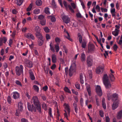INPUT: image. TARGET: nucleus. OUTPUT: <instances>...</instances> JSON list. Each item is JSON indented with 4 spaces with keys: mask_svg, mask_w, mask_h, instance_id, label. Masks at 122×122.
<instances>
[{
    "mask_svg": "<svg viewBox=\"0 0 122 122\" xmlns=\"http://www.w3.org/2000/svg\"><path fill=\"white\" fill-rule=\"evenodd\" d=\"M92 59L90 55L88 56L87 57V62L88 66H91L92 64Z\"/></svg>",
    "mask_w": 122,
    "mask_h": 122,
    "instance_id": "obj_7",
    "label": "nucleus"
},
{
    "mask_svg": "<svg viewBox=\"0 0 122 122\" xmlns=\"http://www.w3.org/2000/svg\"><path fill=\"white\" fill-rule=\"evenodd\" d=\"M46 38L47 41L51 39V36L50 35L48 34H46Z\"/></svg>",
    "mask_w": 122,
    "mask_h": 122,
    "instance_id": "obj_53",
    "label": "nucleus"
},
{
    "mask_svg": "<svg viewBox=\"0 0 122 122\" xmlns=\"http://www.w3.org/2000/svg\"><path fill=\"white\" fill-rule=\"evenodd\" d=\"M2 41H3V42L5 44L7 41V38L5 37H4L3 38H2Z\"/></svg>",
    "mask_w": 122,
    "mask_h": 122,
    "instance_id": "obj_59",
    "label": "nucleus"
},
{
    "mask_svg": "<svg viewBox=\"0 0 122 122\" xmlns=\"http://www.w3.org/2000/svg\"><path fill=\"white\" fill-rule=\"evenodd\" d=\"M99 113L101 117H103L104 116V113L103 111L101 110H100L99 111Z\"/></svg>",
    "mask_w": 122,
    "mask_h": 122,
    "instance_id": "obj_58",
    "label": "nucleus"
},
{
    "mask_svg": "<svg viewBox=\"0 0 122 122\" xmlns=\"http://www.w3.org/2000/svg\"><path fill=\"white\" fill-rule=\"evenodd\" d=\"M81 60L82 62L85 61L86 60V55L83 52L81 54Z\"/></svg>",
    "mask_w": 122,
    "mask_h": 122,
    "instance_id": "obj_17",
    "label": "nucleus"
},
{
    "mask_svg": "<svg viewBox=\"0 0 122 122\" xmlns=\"http://www.w3.org/2000/svg\"><path fill=\"white\" fill-rule=\"evenodd\" d=\"M64 91L66 92L70 93H71V92L69 90V88L67 87H65L64 88Z\"/></svg>",
    "mask_w": 122,
    "mask_h": 122,
    "instance_id": "obj_50",
    "label": "nucleus"
},
{
    "mask_svg": "<svg viewBox=\"0 0 122 122\" xmlns=\"http://www.w3.org/2000/svg\"><path fill=\"white\" fill-rule=\"evenodd\" d=\"M19 110L21 112L23 109V104L21 102H19L18 104Z\"/></svg>",
    "mask_w": 122,
    "mask_h": 122,
    "instance_id": "obj_19",
    "label": "nucleus"
},
{
    "mask_svg": "<svg viewBox=\"0 0 122 122\" xmlns=\"http://www.w3.org/2000/svg\"><path fill=\"white\" fill-rule=\"evenodd\" d=\"M15 83L18 85H19L20 86H22V85L20 82L18 80H16L15 81Z\"/></svg>",
    "mask_w": 122,
    "mask_h": 122,
    "instance_id": "obj_54",
    "label": "nucleus"
},
{
    "mask_svg": "<svg viewBox=\"0 0 122 122\" xmlns=\"http://www.w3.org/2000/svg\"><path fill=\"white\" fill-rule=\"evenodd\" d=\"M86 87L88 95L90 96L91 95V92L90 86L88 84H86Z\"/></svg>",
    "mask_w": 122,
    "mask_h": 122,
    "instance_id": "obj_25",
    "label": "nucleus"
},
{
    "mask_svg": "<svg viewBox=\"0 0 122 122\" xmlns=\"http://www.w3.org/2000/svg\"><path fill=\"white\" fill-rule=\"evenodd\" d=\"M75 70L71 68V67H70V68L69 70V76H71L72 75L73 73V71H75Z\"/></svg>",
    "mask_w": 122,
    "mask_h": 122,
    "instance_id": "obj_29",
    "label": "nucleus"
},
{
    "mask_svg": "<svg viewBox=\"0 0 122 122\" xmlns=\"http://www.w3.org/2000/svg\"><path fill=\"white\" fill-rule=\"evenodd\" d=\"M32 101L36 109L40 113H41L42 112L41 104L37 97L35 96L33 97Z\"/></svg>",
    "mask_w": 122,
    "mask_h": 122,
    "instance_id": "obj_1",
    "label": "nucleus"
},
{
    "mask_svg": "<svg viewBox=\"0 0 122 122\" xmlns=\"http://www.w3.org/2000/svg\"><path fill=\"white\" fill-rule=\"evenodd\" d=\"M62 19L64 22L66 24L69 23L70 21V19L68 15L63 16L62 17Z\"/></svg>",
    "mask_w": 122,
    "mask_h": 122,
    "instance_id": "obj_8",
    "label": "nucleus"
},
{
    "mask_svg": "<svg viewBox=\"0 0 122 122\" xmlns=\"http://www.w3.org/2000/svg\"><path fill=\"white\" fill-rule=\"evenodd\" d=\"M101 10L102 12H107V9L106 8L104 9L103 8H101Z\"/></svg>",
    "mask_w": 122,
    "mask_h": 122,
    "instance_id": "obj_56",
    "label": "nucleus"
},
{
    "mask_svg": "<svg viewBox=\"0 0 122 122\" xmlns=\"http://www.w3.org/2000/svg\"><path fill=\"white\" fill-rule=\"evenodd\" d=\"M113 103L112 105V109L113 110H115L118 106L119 101L118 100H116L113 101Z\"/></svg>",
    "mask_w": 122,
    "mask_h": 122,
    "instance_id": "obj_5",
    "label": "nucleus"
},
{
    "mask_svg": "<svg viewBox=\"0 0 122 122\" xmlns=\"http://www.w3.org/2000/svg\"><path fill=\"white\" fill-rule=\"evenodd\" d=\"M76 102H74L73 104V106L74 108V109L75 112L76 113H77L78 110V109L77 107V100H76Z\"/></svg>",
    "mask_w": 122,
    "mask_h": 122,
    "instance_id": "obj_16",
    "label": "nucleus"
},
{
    "mask_svg": "<svg viewBox=\"0 0 122 122\" xmlns=\"http://www.w3.org/2000/svg\"><path fill=\"white\" fill-rule=\"evenodd\" d=\"M94 46L93 44H91L89 43L88 46V52L89 53L90 52L94 51Z\"/></svg>",
    "mask_w": 122,
    "mask_h": 122,
    "instance_id": "obj_13",
    "label": "nucleus"
},
{
    "mask_svg": "<svg viewBox=\"0 0 122 122\" xmlns=\"http://www.w3.org/2000/svg\"><path fill=\"white\" fill-rule=\"evenodd\" d=\"M51 5L53 6L54 7L56 8L57 7L56 5V4L55 1L54 0H52L51 2Z\"/></svg>",
    "mask_w": 122,
    "mask_h": 122,
    "instance_id": "obj_51",
    "label": "nucleus"
},
{
    "mask_svg": "<svg viewBox=\"0 0 122 122\" xmlns=\"http://www.w3.org/2000/svg\"><path fill=\"white\" fill-rule=\"evenodd\" d=\"M12 94L13 95V97L14 99H18L20 97L19 93L17 92H13Z\"/></svg>",
    "mask_w": 122,
    "mask_h": 122,
    "instance_id": "obj_15",
    "label": "nucleus"
},
{
    "mask_svg": "<svg viewBox=\"0 0 122 122\" xmlns=\"http://www.w3.org/2000/svg\"><path fill=\"white\" fill-rule=\"evenodd\" d=\"M64 32L65 33H66L67 35V36H65V37L67 39L69 40L70 41H73L72 40L69 34L67 31L65 29H64Z\"/></svg>",
    "mask_w": 122,
    "mask_h": 122,
    "instance_id": "obj_20",
    "label": "nucleus"
},
{
    "mask_svg": "<svg viewBox=\"0 0 122 122\" xmlns=\"http://www.w3.org/2000/svg\"><path fill=\"white\" fill-rule=\"evenodd\" d=\"M110 12L112 16L115 18L116 16V13L115 12V9L114 8L112 9H110Z\"/></svg>",
    "mask_w": 122,
    "mask_h": 122,
    "instance_id": "obj_22",
    "label": "nucleus"
},
{
    "mask_svg": "<svg viewBox=\"0 0 122 122\" xmlns=\"http://www.w3.org/2000/svg\"><path fill=\"white\" fill-rule=\"evenodd\" d=\"M40 10L36 8L33 10V13L35 14H38L40 12Z\"/></svg>",
    "mask_w": 122,
    "mask_h": 122,
    "instance_id": "obj_38",
    "label": "nucleus"
},
{
    "mask_svg": "<svg viewBox=\"0 0 122 122\" xmlns=\"http://www.w3.org/2000/svg\"><path fill=\"white\" fill-rule=\"evenodd\" d=\"M55 49L56 52H58L59 50V44L57 43L55 45Z\"/></svg>",
    "mask_w": 122,
    "mask_h": 122,
    "instance_id": "obj_35",
    "label": "nucleus"
},
{
    "mask_svg": "<svg viewBox=\"0 0 122 122\" xmlns=\"http://www.w3.org/2000/svg\"><path fill=\"white\" fill-rule=\"evenodd\" d=\"M36 5L37 6H40L42 4V2L41 0H37L36 2Z\"/></svg>",
    "mask_w": 122,
    "mask_h": 122,
    "instance_id": "obj_39",
    "label": "nucleus"
},
{
    "mask_svg": "<svg viewBox=\"0 0 122 122\" xmlns=\"http://www.w3.org/2000/svg\"><path fill=\"white\" fill-rule=\"evenodd\" d=\"M50 17L51 21L54 22L56 21V18L54 16H51Z\"/></svg>",
    "mask_w": 122,
    "mask_h": 122,
    "instance_id": "obj_55",
    "label": "nucleus"
},
{
    "mask_svg": "<svg viewBox=\"0 0 122 122\" xmlns=\"http://www.w3.org/2000/svg\"><path fill=\"white\" fill-rule=\"evenodd\" d=\"M7 101L9 104H10L11 103L12 99L10 96H8L7 98Z\"/></svg>",
    "mask_w": 122,
    "mask_h": 122,
    "instance_id": "obj_45",
    "label": "nucleus"
},
{
    "mask_svg": "<svg viewBox=\"0 0 122 122\" xmlns=\"http://www.w3.org/2000/svg\"><path fill=\"white\" fill-rule=\"evenodd\" d=\"M29 73L30 75V77L31 79L32 80L35 79V78L33 73L31 69H30L29 71Z\"/></svg>",
    "mask_w": 122,
    "mask_h": 122,
    "instance_id": "obj_14",
    "label": "nucleus"
},
{
    "mask_svg": "<svg viewBox=\"0 0 122 122\" xmlns=\"http://www.w3.org/2000/svg\"><path fill=\"white\" fill-rule=\"evenodd\" d=\"M104 66H100L97 69L96 72L98 74H100L101 72H102L104 70Z\"/></svg>",
    "mask_w": 122,
    "mask_h": 122,
    "instance_id": "obj_10",
    "label": "nucleus"
},
{
    "mask_svg": "<svg viewBox=\"0 0 122 122\" xmlns=\"http://www.w3.org/2000/svg\"><path fill=\"white\" fill-rule=\"evenodd\" d=\"M23 66L21 65L20 66V67L18 66H16L15 68L16 72L17 75L20 76L21 74L23 73Z\"/></svg>",
    "mask_w": 122,
    "mask_h": 122,
    "instance_id": "obj_4",
    "label": "nucleus"
},
{
    "mask_svg": "<svg viewBox=\"0 0 122 122\" xmlns=\"http://www.w3.org/2000/svg\"><path fill=\"white\" fill-rule=\"evenodd\" d=\"M122 117V111H120L117 113V118L118 119H121Z\"/></svg>",
    "mask_w": 122,
    "mask_h": 122,
    "instance_id": "obj_26",
    "label": "nucleus"
},
{
    "mask_svg": "<svg viewBox=\"0 0 122 122\" xmlns=\"http://www.w3.org/2000/svg\"><path fill=\"white\" fill-rule=\"evenodd\" d=\"M21 122H28V121L27 119L24 118H22L21 119Z\"/></svg>",
    "mask_w": 122,
    "mask_h": 122,
    "instance_id": "obj_64",
    "label": "nucleus"
},
{
    "mask_svg": "<svg viewBox=\"0 0 122 122\" xmlns=\"http://www.w3.org/2000/svg\"><path fill=\"white\" fill-rule=\"evenodd\" d=\"M108 100H110L111 99V98L112 95V93L110 92H108L107 94Z\"/></svg>",
    "mask_w": 122,
    "mask_h": 122,
    "instance_id": "obj_47",
    "label": "nucleus"
},
{
    "mask_svg": "<svg viewBox=\"0 0 122 122\" xmlns=\"http://www.w3.org/2000/svg\"><path fill=\"white\" fill-rule=\"evenodd\" d=\"M44 29V31L46 33L48 32L49 31V29L47 27H45Z\"/></svg>",
    "mask_w": 122,
    "mask_h": 122,
    "instance_id": "obj_61",
    "label": "nucleus"
},
{
    "mask_svg": "<svg viewBox=\"0 0 122 122\" xmlns=\"http://www.w3.org/2000/svg\"><path fill=\"white\" fill-rule=\"evenodd\" d=\"M115 31L112 32V34L115 36H117L118 34V31Z\"/></svg>",
    "mask_w": 122,
    "mask_h": 122,
    "instance_id": "obj_49",
    "label": "nucleus"
},
{
    "mask_svg": "<svg viewBox=\"0 0 122 122\" xmlns=\"http://www.w3.org/2000/svg\"><path fill=\"white\" fill-rule=\"evenodd\" d=\"M33 6V3H31L29 5L28 7L26 9V11H30L32 8Z\"/></svg>",
    "mask_w": 122,
    "mask_h": 122,
    "instance_id": "obj_33",
    "label": "nucleus"
},
{
    "mask_svg": "<svg viewBox=\"0 0 122 122\" xmlns=\"http://www.w3.org/2000/svg\"><path fill=\"white\" fill-rule=\"evenodd\" d=\"M44 39L43 38L38 39V42L39 45V46L42 45L44 43Z\"/></svg>",
    "mask_w": 122,
    "mask_h": 122,
    "instance_id": "obj_18",
    "label": "nucleus"
},
{
    "mask_svg": "<svg viewBox=\"0 0 122 122\" xmlns=\"http://www.w3.org/2000/svg\"><path fill=\"white\" fill-rule=\"evenodd\" d=\"M38 18L40 21L42 20H44L45 19H46L45 17L44 16L42 15H40L38 16Z\"/></svg>",
    "mask_w": 122,
    "mask_h": 122,
    "instance_id": "obj_34",
    "label": "nucleus"
},
{
    "mask_svg": "<svg viewBox=\"0 0 122 122\" xmlns=\"http://www.w3.org/2000/svg\"><path fill=\"white\" fill-rule=\"evenodd\" d=\"M49 8L48 7H46L45 9L44 12L47 15H50L51 13L49 10Z\"/></svg>",
    "mask_w": 122,
    "mask_h": 122,
    "instance_id": "obj_31",
    "label": "nucleus"
},
{
    "mask_svg": "<svg viewBox=\"0 0 122 122\" xmlns=\"http://www.w3.org/2000/svg\"><path fill=\"white\" fill-rule=\"evenodd\" d=\"M102 105L103 108L105 109L106 108V104L105 102V99L104 98H103L102 101Z\"/></svg>",
    "mask_w": 122,
    "mask_h": 122,
    "instance_id": "obj_30",
    "label": "nucleus"
},
{
    "mask_svg": "<svg viewBox=\"0 0 122 122\" xmlns=\"http://www.w3.org/2000/svg\"><path fill=\"white\" fill-rule=\"evenodd\" d=\"M27 107L29 111L32 112L33 111L34 112H36V107L33 104L31 106L30 105L28 104Z\"/></svg>",
    "mask_w": 122,
    "mask_h": 122,
    "instance_id": "obj_9",
    "label": "nucleus"
},
{
    "mask_svg": "<svg viewBox=\"0 0 122 122\" xmlns=\"http://www.w3.org/2000/svg\"><path fill=\"white\" fill-rule=\"evenodd\" d=\"M75 86L76 88L78 89H80V86L79 84L77 83H76Z\"/></svg>",
    "mask_w": 122,
    "mask_h": 122,
    "instance_id": "obj_52",
    "label": "nucleus"
},
{
    "mask_svg": "<svg viewBox=\"0 0 122 122\" xmlns=\"http://www.w3.org/2000/svg\"><path fill=\"white\" fill-rule=\"evenodd\" d=\"M34 30L36 32H40L41 29L39 26L38 25H36L35 26Z\"/></svg>",
    "mask_w": 122,
    "mask_h": 122,
    "instance_id": "obj_32",
    "label": "nucleus"
},
{
    "mask_svg": "<svg viewBox=\"0 0 122 122\" xmlns=\"http://www.w3.org/2000/svg\"><path fill=\"white\" fill-rule=\"evenodd\" d=\"M42 106L43 109L46 110H47V106L46 104L45 103H43L42 104Z\"/></svg>",
    "mask_w": 122,
    "mask_h": 122,
    "instance_id": "obj_48",
    "label": "nucleus"
},
{
    "mask_svg": "<svg viewBox=\"0 0 122 122\" xmlns=\"http://www.w3.org/2000/svg\"><path fill=\"white\" fill-rule=\"evenodd\" d=\"M35 35L38 39L43 38L42 34L40 32H36Z\"/></svg>",
    "mask_w": 122,
    "mask_h": 122,
    "instance_id": "obj_21",
    "label": "nucleus"
},
{
    "mask_svg": "<svg viewBox=\"0 0 122 122\" xmlns=\"http://www.w3.org/2000/svg\"><path fill=\"white\" fill-rule=\"evenodd\" d=\"M103 83L106 88H109L111 87V84L109 81L108 77L107 74H105L103 76Z\"/></svg>",
    "mask_w": 122,
    "mask_h": 122,
    "instance_id": "obj_2",
    "label": "nucleus"
},
{
    "mask_svg": "<svg viewBox=\"0 0 122 122\" xmlns=\"http://www.w3.org/2000/svg\"><path fill=\"white\" fill-rule=\"evenodd\" d=\"M118 47L116 44H115L113 46V48L114 50L115 51H116Z\"/></svg>",
    "mask_w": 122,
    "mask_h": 122,
    "instance_id": "obj_60",
    "label": "nucleus"
},
{
    "mask_svg": "<svg viewBox=\"0 0 122 122\" xmlns=\"http://www.w3.org/2000/svg\"><path fill=\"white\" fill-rule=\"evenodd\" d=\"M52 60L53 62L55 63L56 62V56L55 54H53L52 55Z\"/></svg>",
    "mask_w": 122,
    "mask_h": 122,
    "instance_id": "obj_27",
    "label": "nucleus"
},
{
    "mask_svg": "<svg viewBox=\"0 0 122 122\" xmlns=\"http://www.w3.org/2000/svg\"><path fill=\"white\" fill-rule=\"evenodd\" d=\"M64 106H65V108L66 109V110H64L65 113H64V115L65 117H66L67 120H68L67 114L69 115L70 112L69 106L68 104L66 103L64 104Z\"/></svg>",
    "mask_w": 122,
    "mask_h": 122,
    "instance_id": "obj_3",
    "label": "nucleus"
},
{
    "mask_svg": "<svg viewBox=\"0 0 122 122\" xmlns=\"http://www.w3.org/2000/svg\"><path fill=\"white\" fill-rule=\"evenodd\" d=\"M86 41H83V42L81 43H82V47L83 48H85L86 46Z\"/></svg>",
    "mask_w": 122,
    "mask_h": 122,
    "instance_id": "obj_42",
    "label": "nucleus"
},
{
    "mask_svg": "<svg viewBox=\"0 0 122 122\" xmlns=\"http://www.w3.org/2000/svg\"><path fill=\"white\" fill-rule=\"evenodd\" d=\"M71 91L72 93L74 94H75L76 95H78V93L77 91H75L73 89H72Z\"/></svg>",
    "mask_w": 122,
    "mask_h": 122,
    "instance_id": "obj_63",
    "label": "nucleus"
},
{
    "mask_svg": "<svg viewBox=\"0 0 122 122\" xmlns=\"http://www.w3.org/2000/svg\"><path fill=\"white\" fill-rule=\"evenodd\" d=\"M112 100L113 101H114L115 100H118V95L116 93L113 94L112 95Z\"/></svg>",
    "mask_w": 122,
    "mask_h": 122,
    "instance_id": "obj_24",
    "label": "nucleus"
},
{
    "mask_svg": "<svg viewBox=\"0 0 122 122\" xmlns=\"http://www.w3.org/2000/svg\"><path fill=\"white\" fill-rule=\"evenodd\" d=\"M46 19L44 20H42L40 21V24L42 25H44L46 24Z\"/></svg>",
    "mask_w": 122,
    "mask_h": 122,
    "instance_id": "obj_46",
    "label": "nucleus"
},
{
    "mask_svg": "<svg viewBox=\"0 0 122 122\" xmlns=\"http://www.w3.org/2000/svg\"><path fill=\"white\" fill-rule=\"evenodd\" d=\"M52 44V43H51L49 45L50 46V49L53 52H54L55 51V50L54 49V46L51 45Z\"/></svg>",
    "mask_w": 122,
    "mask_h": 122,
    "instance_id": "obj_43",
    "label": "nucleus"
},
{
    "mask_svg": "<svg viewBox=\"0 0 122 122\" xmlns=\"http://www.w3.org/2000/svg\"><path fill=\"white\" fill-rule=\"evenodd\" d=\"M33 87L34 90L37 92H38L39 91V88L38 87L37 85H33Z\"/></svg>",
    "mask_w": 122,
    "mask_h": 122,
    "instance_id": "obj_44",
    "label": "nucleus"
},
{
    "mask_svg": "<svg viewBox=\"0 0 122 122\" xmlns=\"http://www.w3.org/2000/svg\"><path fill=\"white\" fill-rule=\"evenodd\" d=\"M63 4L64 5L65 7L66 8H67L68 7L69 9V10H70L72 13H74V10L72 8L71 6L70 5H67V4L66 1L65 0H64L63 1Z\"/></svg>",
    "mask_w": 122,
    "mask_h": 122,
    "instance_id": "obj_11",
    "label": "nucleus"
},
{
    "mask_svg": "<svg viewBox=\"0 0 122 122\" xmlns=\"http://www.w3.org/2000/svg\"><path fill=\"white\" fill-rule=\"evenodd\" d=\"M19 110H16V112L15 113V115L16 116H18L19 115V114H20V112Z\"/></svg>",
    "mask_w": 122,
    "mask_h": 122,
    "instance_id": "obj_57",
    "label": "nucleus"
},
{
    "mask_svg": "<svg viewBox=\"0 0 122 122\" xmlns=\"http://www.w3.org/2000/svg\"><path fill=\"white\" fill-rule=\"evenodd\" d=\"M76 65L75 63H73L71 64V66L70 67H71V68L75 70L76 69Z\"/></svg>",
    "mask_w": 122,
    "mask_h": 122,
    "instance_id": "obj_41",
    "label": "nucleus"
},
{
    "mask_svg": "<svg viewBox=\"0 0 122 122\" xmlns=\"http://www.w3.org/2000/svg\"><path fill=\"white\" fill-rule=\"evenodd\" d=\"M24 0H16V2L17 4L19 5H20L23 2Z\"/></svg>",
    "mask_w": 122,
    "mask_h": 122,
    "instance_id": "obj_37",
    "label": "nucleus"
},
{
    "mask_svg": "<svg viewBox=\"0 0 122 122\" xmlns=\"http://www.w3.org/2000/svg\"><path fill=\"white\" fill-rule=\"evenodd\" d=\"M77 36L78 38L79 41L80 43H82V37L80 33H78L77 35Z\"/></svg>",
    "mask_w": 122,
    "mask_h": 122,
    "instance_id": "obj_28",
    "label": "nucleus"
},
{
    "mask_svg": "<svg viewBox=\"0 0 122 122\" xmlns=\"http://www.w3.org/2000/svg\"><path fill=\"white\" fill-rule=\"evenodd\" d=\"M95 89L96 92L98 96H101L102 95V90L100 86H97L96 87Z\"/></svg>",
    "mask_w": 122,
    "mask_h": 122,
    "instance_id": "obj_6",
    "label": "nucleus"
},
{
    "mask_svg": "<svg viewBox=\"0 0 122 122\" xmlns=\"http://www.w3.org/2000/svg\"><path fill=\"white\" fill-rule=\"evenodd\" d=\"M80 80L81 83L82 84H83L84 83V81L83 80V75L81 73L80 74Z\"/></svg>",
    "mask_w": 122,
    "mask_h": 122,
    "instance_id": "obj_36",
    "label": "nucleus"
},
{
    "mask_svg": "<svg viewBox=\"0 0 122 122\" xmlns=\"http://www.w3.org/2000/svg\"><path fill=\"white\" fill-rule=\"evenodd\" d=\"M55 41L56 42H58L61 41V40L59 38L56 37L55 39Z\"/></svg>",
    "mask_w": 122,
    "mask_h": 122,
    "instance_id": "obj_62",
    "label": "nucleus"
},
{
    "mask_svg": "<svg viewBox=\"0 0 122 122\" xmlns=\"http://www.w3.org/2000/svg\"><path fill=\"white\" fill-rule=\"evenodd\" d=\"M25 36L29 39H31L32 40L35 39V37L33 35L30 33H28L25 34L24 35Z\"/></svg>",
    "mask_w": 122,
    "mask_h": 122,
    "instance_id": "obj_12",
    "label": "nucleus"
},
{
    "mask_svg": "<svg viewBox=\"0 0 122 122\" xmlns=\"http://www.w3.org/2000/svg\"><path fill=\"white\" fill-rule=\"evenodd\" d=\"M109 77L112 81H114L115 79V78L114 77L113 75L111 73L109 74Z\"/></svg>",
    "mask_w": 122,
    "mask_h": 122,
    "instance_id": "obj_40",
    "label": "nucleus"
},
{
    "mask_svg": "<svg viewBox=\"0 0 122 122\" xmlns=\"http://www.w3.org/2000/svg\"><path fill=\"white\" fill-rule=\"evenodd\" d=\"M26 66L29 68H31L33 66V64L31 62L29 61H28L26 64Z\"/></svg>",
    "mask_w": 122,
    "mask_h": 122,
    "instance_id": "obj_23",
    "label": "nucleus"
}]
</instances>
